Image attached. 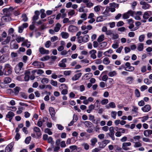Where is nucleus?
<instances>
[{
  "mask_svg": "<svg viewBox=\"0 0 152 152\" xmlns=\"http://www.w3.org/2000/svg\"><path fill=\"white\" fill-rule=\"evenodd\" d=\"M12 67L9 64H7L5 66L4 68L3 69L4 72V75H8L12 73Z\"/></svg>",
  "mask_w": 152,
  "mask_h": 152,
  "instance_id": "obj_1",
  "label": "nucleus"
},
{
  "mask_svg": "<svg viewBox=\"0 0 152 152\" xmlns=\"http://www.w3.org/2000/svg\"><path fill=\"white\" fill-rule=\"evenodd\" d=\"M32 65L37 68H42L44 66L43 63L36 61L33 62L32 63Z\"/></svg>",
  "mask_w": 152,
  "mask_h": 152,
  "instance_id": "obj_2",
  "label": "nucleus"
},
{
  "mask_svg": "<svg viewBox=\"0 0 152 152\" xmlns=\"http://www.w3.org/2000/svg\"><path fill=\"white\" fill-rule=\"evenodd\" d=\"M110 132L107 134L113 140H115V137H114V127L111 126L110 127L109 129Z\"/></svg>",
  "mask_w": 152,
  "mask_h": 152,
  "instance_id": "obj_3",
  "label": "nucleus"
},
{
  "mask_svg": "<svg viewBox=\"0 0 152 152\" xmlns=\"http://www.w3.org/2000/svg\"><path fill=\"white\" fill-rule=\"evenodd\" d=\"M140 4L142 5V8L144 10L148 9L151 7L149 4L145 1H141L140 3Z\"/></svg>",
  "mask_w": 152,
  "mask_h": 152,
  "instance_id": "obj_4",
  "label": "nucleus"
},
{
  "mask_svg": "<svg viewBox=\"0 0 152 152\" xmlns=\"http://www.w3.org/2000/svg\"><path fill=\"white\" fill-rule=\"evenodd\" d=\"M110 141L108 140H105L103 142H99V147L100 148H104L107 144L109 143Z\"/></svg>",
  "mask_w": 152,
  "mask_h": 152,
  "instance_id": "obj_5",
  "label": "nucleus"
},
{
  "mask_svg": "<svg viewBox=\"0 0 152 152\" xmlns=\"http://www.w3.org/2000/svg\"><path fill=\"white\" fill-rule=\"evenodd\" d=\"M49 111L51 117L53 120H55L56 119V118L55 117V112L54 108L52 107H50L49 108Z\"/></svg>",
  "mask_w": 152,
  "mask_h": 152,
  "instance_id": "obj_6",
  "label": "nucleus"
},
{
  "mask_svg": "<svg viewBox=\"0 0 152 152\" xmlns=\"http://www.w3.org/2000/svg\"><path fill=\"white\" fill-rule=\"evenodd\" d=\"M83 2L85 4L88 8H91L94 6V4L90 0H83Z\"/></svg>",
  "mask_w": 152,
  "mask_h": 152,
  "instance_id": "obj_7",
  "label": "nucleus"
},
{
  "mask_svg": "<svg viewBox=\"0 0 152 152\" xmlns=\"http://www.w3.org/2000/svg\"><path fill=\"white\" fill-rule=\"evenodd\" d=\"M152 13L151 11H148L145 12L143 15V18L144 19H148L151 16Z\"/></svg>",
  "mask_w": 152,
  "mask_h": 152,
  "instance_id": "obj_8",
  "label": "nucleus"
},
{
  "mask_svg": "<svg viewBox=\"0 0 152 152\" xmlns=\"http://www.w3.org/2000/svg\"><path fill=\"white\" fill-rule=\"evenodd\" d=\"M131 145V143L130 142H124L123 143L122 145V148L125 151H128L130 149L129 148L127 147V146H130Z\"/></svg>",
  "mask_w": 152,
  "mask_h": 152,
  "instance_id": "obj_9",
  "label": "nucleus"
},
{
  "mask_svg": "<svg viewBox=\"0 0 152 152\" xmlns=\"http://www.w3.org/2000/svg\"><path fill=\"white\" fill-rule=\"evenodd\" d=\"M34 131L36 133L38 137H40L42 135L41 131L40 129L37 126H35L33 128Z\"/></svg>",
  "mask_w": 152,
  "mask_h": 152,
  "instance_id": "obj_10",
  "label": "nucleus"
},
{
  "mask_svg": "<svg viewBox=\"0 0 152 152\" xmlns=\"http://www.w3.org/2000/svg\"><path fill=\"white\" fill-rule=\"evenodd\" d=\"M69 31L71 32H75L78 30L77 28L74 26L71 25L69 28Z\"/></svg>",
  "mask_w": 152,
  "mask_h": 152,
  "instance_id": "obj_11",
  "label": "nucleus"
},
{
  "mask_svg": "<svg viewBox=\"0 0 152 152\" xmlns=\"http://www.w3.org/2000/svg\"><path fill=\"white\" fill-rule=\"evenodd\" d=\"M142 12L140 11H137L136 12H135V16L134 17L135 19L137 20H140L141 18L140 16L142 15Z\"/></svg>",
  "mask_w": 152,
  "mask_h": 152,
  "instance_id": "obj_12",
  "label": "nucleus"
},
{
  "mask_svg": "<svg viewBox=\"0 0 152 152\" xmlns=\"http://www.w3.org/2000/svg\"><path fill=\"white\" fill-rule=\"evenodd\" d=\"M151 108V107L150 105L147 104L144 107H142V110L144 112H147L150 110Z\"/></svg>",
  "mask_w": 152,
  "mask_h": 152,
  "instance_id": "obj_13",
  "label": "nucleus"
},
{
  "mask_svg": "<svg viewBox=\"0 0 152 152\" xmlns=\"http://www.w3.org/2000/svg\"><path fill=\"white\" fill-rule=\"evenodd\" d=\"M39 50L40 53L42 54H48L49 53L48 50H46L42 47L39 48Z\"/></svg>",
  "mask_w": 152,
  "mask_h": 152,
  "instance_id": "obj_14",
  "label": "nucleus"
},
{
  "mask_svg": "<svg viewBox=\"0 0 152 152\" xmlns=\"http://www.w3.org/2000/svg\"><path fill=\"white\" fill-rule=\"evenodd\" d=\"M82 73H80L75 75L74 76L72 77V79L73 81L79 79L82 75Z\"/></svg>",
  "mask_w": 152,
  "mask_h": 152,
  "instance_id": "obj_15",
  "label": "nucleus"
},
{
  "mask_svg": "<svg viewBox=\"0 0 152 152\" xmlns=\"http://www.w3.org/2000/svg\"><path fill=\"white\" fill-rule=\"evenodd\" d=\"M15 72L18 74L20 75L23 72V69L19 68L18 66H16L15 69Z\"/></svg>",
  "mask_w": 152,
  "mask_h": 152,
  "instance_id": "obj_16",
  "label": "nucleus"
},
{
  "mask_svg": "<svg viewBox=\"0 0 152 152\" xmlns=\"http://www.w3.org/2000/svg\"><path fill=\"white\" fill-rule=\"evenodd\" d=\"M97 141V140L96 137H94L91 139L90 140L91 146L92 147H94Z\"/></svg>",
  "mask_w": 152,
  "mask_h": 152,
  "instance_id": "obj_17",
  "label": "nucleus"
},
{
  "mask_svg": "<svg viewBox=\"0 0 152 152\" xmlns=\"http://www.w3.org/2000/svg\"><path fill=\"white\" fill-rule=\"evenodd\" d=\"M3 10L4 16H10L11 15V13L10 12L7 8L4 9Z\"/></svg>",
  "mask_w": 152,
  "mask_h": 152,
  "instance_id": "obj_18",
  "label": "nucleus"
},
{
  "mask_svg": "<svg viewBox=\"0 0 152 152\" xmlns=\"http://www.w3.org/2000/svg\"><path fill=\"white\" fill-rule=\"evenodd\" d=\"M84 124L86 127L88 128L91 127L93 125V124L89 121H85Z\"/></svg>",
  "mask_w": 152,
  "mask_h": 152,
  "instance_id": "obj_19",
  "label": "nucleus"
},
{
  "mask_svg": "<svg viewBox=\"0 0 152 152\" xmlns=\"http://www.w3.org/2000/svg\"><path fill=\"white\" fill-rule=\"evenodd\" d=\"M15 114L11 111L9 112L6 115V117L8 118H13Z\"/></svg>",
  "mask_w": 152,
  "mask_h": 152,
  "instance_id": "obj_20",
  "label": "nucleus"
},
{
  "mask_svg": "<svg viewBox=\"0 0 152 152\" xmlns=\"http://www.w3.org/2000/svg\"><path fill=\"white\" fill-rule=\"evenodd\" d=\"M30 72L29 71H26L25 72V76L24 79L26 81H28L29 79V75H30Z\"/></svg>",
  "mask_w": 152,
  "mask_h": 152,
  "instance_id": "obj_21",
  "label": "nucleus"
},
{
  "mask_svg": "<svg viewBox=\"0 0 152 152\" xmlns=\"http://www.w3.org/2000/svg\"><path fill=\"white\" fill-rule=\"evenodd\" d=\"M152 134V130L149 129L147 130L144 132V134L146 137H148L150 134Z\"/></svg>",
  "mask_w": 152,
  "mask_h": 152,
  "instance_id": "obj_22",
  "label": "nucleus"
},
{
  "mask_svg": "<svg viewBox=\"0 0 152 152\" xmlns=\"http://www.w3.org/2000/svg\"><path fill=\"white\" fill-rule=\"evenodd\" d=\"M61 27V25L59 23H57L55 27H54V29L56 32H58L60 30V28Z\"/></svg>",
  "mask_w": 152,
  "mask_h": 152,
  "instance_id": "obj_23",
  "label": "nucleus"
},
{
  "mask_svg": "<svg viewBox=\"0 0 152 152\" xmlns=\"http://www.w3.org/2000/svg\"><path fill=\"white\" fill-rule=\"evenodd\" d=\"M9 48V47L8 46H5L3 47L0 50V52L1 53H6Z\"/></svg>",
  "mask_w": 152,
  "mask_h": 152,
  "instance_id": "obj_24",
  "label": "nucleus"
},
{
  "mask_svg": "<svg viewBox=\"0 0 152 152\" xmlns=\"http://www.w3.org/2000/svg\"><path fill=\"white\" fill-rule=\"evenodd\" d=\"M110 63V61L109 58L106 57L104 58L103 60V63L106 65H108Z\"/></svg>",
  "mask_w": 152,
  "mask_h": 152,
  "instance_id": "obj_25",
  "label": "nucleus"
},
{
  "mask_svg": "<svg viewBox=\"0 0 152 152\" xmlns=\"http://www.w3.org/2000/svg\"><path fill=\"white\" fill-rule=\"evenodd\" d=\"M116 106L114 102H111L109 104V105H106V107L109 109L110 107H111L112 108H114Z\"/></svg>",
  "mask_w": 152,
  "mask_h": 152,
  "instance_id": "obj_26",
  "label": "nucleus"
},
{
  "mask_svg": "<svg viewBox=\"0 0 152 152\" xmlns=\"http://www.w3.org/2000/svg\"><path fill=\"white\" fill-rule=\"evenodd\" d=\"M61 35L63 38L67 39L69 36V34L67 32H63L61 33Z\"/></svg>",
  "mask_w": 152,
  "mask_h": 152,
  "instance_id": "obj_27",
  "label": "nucleus"
},
{
  "mask_svg": "<svg viewBox=\"0 0 152 152\" xmlns=\"http://www.w3.org/2000/svg\"><path fill=\"white\" fill-rule=\"evenodd\" d=\"M11 39V37L10 36H8L7 39H5V40L2 42H1V44L2 45H6L8 44L10 41Z\"/></svg>",
  "mask_w": 152,
  "mask_h": 152,
  "instance_id": "obj_28",
  "label": "nucleus"
},
{
  "mask_svg": "<svg viewBox=\"0 0 152 152\" xmlns=\"http://www.w3.org/2000/svg\"><path fill=\"white\" fill-rule=\"evenodd\" d=\"M144 48L143 44L142 43H140L138 44L137 48L138 50L140 51H142Z\"/></svg>",
  "mask_w": 152,
  "mask_h": 152,
  "instance_id": "obj_29",
  "label": "nucleus"
},
{
  "mask_svg": "<svg viewBox=\"0 0 152 152\" xmlns=\"http://www.w3.org/2000/svg\"><path fill=\"white\" fill-rule=\"evenodd\" d=\"M126 80L128 83L131 84L133 82V78L132 77H128L126 78Z\"/></svg>",
  "mask_w": 152,
  "mask_h": 152,
  "instance_id": "obj_30",
  "label": "nucleus"
},
{
  "mask_svg": "<svg viewBox=\"0 0 152 152\" xmlns=\"http://www.w3.org/2000/svg\"><path fill=\"white\" fill-rule=\"evenodd\" d=\"M104 34H101L98 38L97 41L98 42H100L104 40Z\"/></svg>",
  "mask_w": 152,
  "mask_h": 152,
  "instance_id": "obj_31",
  "label": "nucleus"
},
{
  "mask_svg": "<svg viewBox=\"0 0 152 152\" xmlns=\"http://www.w3.org/2000/svg\"><path fill=\"white\" fill-rule=\"evenodd\" d=\"M133 109H132V111L135 114L137 115L138 113V107H137L135 106H132Z\"/></svg>",
  "mask_w": 152,
  "mask_h": 152,
  "instance_id": "obj_32",
  "label": "nucleus"
},
{
  "mask_svg": "<svg viewBox=\"0 0 152 152\" xmlns=\"http://www.w3.org/2000/svg\"><path fill=\"white\" fill-rule=\"evenodd\" d=\"M89 37L88 35H86L83 37V42H86L89 40Z\"/></svg>",
  "mask_w": 152,
  "mask_h": 152,
  "instance_id": "obj_33",
  "label": "nucleus"
},
{
  "mask_svg": "<svg viewBox=\"0 0 152 152\" xmlns=\"http://www.w3.org/2000/svg\"><path fill=\"white\" fill-rule=\"evenodd\" d=\"M2 18L6 22L9 21L11 20V18L10 16H4Z\"/></svg>",
  "mask_w": 152,
  "mask_h": 152,
  "instance_id": "obj_34",
  "label": "nucleus"
},
{
  "mask_svg": "<svg viewBox=\"0 0 152 152\" xmlns=\"http://www.w3.org/2000/svg\"><path fill=\"white\" fill-rule=\"evenodd\" d=\"M82 145L84 147V149L86 150L89 149V145L87 143H84L82 144Z\"/></svg>",
  "mask_w": 152,
  "mask_h": 152,
  "instance_id": "obj_35",
  "label": "nucleus"
},
{
  "mask_svg": "<svg viewBox=\"0 0 152 152\" xmlns=\"http://www.w3.org/2000/svg\"><path fill=\"white\" fill-rule=\"evenodd\" d=\"M116 74L117 73L116 71H113L110 72L108 74V75L110 77H112L115 76Z\"/></svg>",
  "mask_w": 152,
  "mask_h": 152,
  "instance_id": "obj_36",
  "label": "nucleus"
},
{
  "mask_svg": "<svg viewBox=\"0 0 152 152\" xmlns=\"http://www.w3.org/2000/svg\"><path fill=\"white\" fill-rule=\"evenodd\" d=\"M148 116H144L142 117H140V119H141V121L142 122H144L148 119Z\"/></svg>",
  "mask_w": 152,
  "mask_h": 152,
  "instance_id": "obj_37",
  "label": "nucleus"
},
{
  "mask_svg": "<svg viewBox=\"0 0 152 152\" xmlns=\"http://www.w3.org/2000/svg\"><path fill=\"white\" fill-rule=\"evenodd\" d=\"M49 80L47 78H44L41 80V82L42 84H47L49 82Z\"/></svg>",
  "mask_w": 152,
  "mask_h": 152,
  "instance_id": "obj_38",
  "label": "nucleus"
},
{
  "mask_svg": "<svg viewBox=\"0 0 152 152\" xmlns=\"http://www.w3.org/2000/svg\"><path fill=\"white\" fill-rule=\"evenodd\" d=\"M60 89L62 90L66 88H68L66 86V85L64 84H61V85L59 87Z\"/></svg>",
  "mask_w": 152,
  "mask_h": 152,
  "instance_id": "obj_39",
  "label": "nucleus"
},
{
  "mask_svg": "<svg viewBox=\"0 0 152 152\" xmlns=\"http://www.w3.org/2000/svg\"><path fill=\"white\" fill-rule=\"evenodd\" d=\"M105 19L103 18V16H99L97 18V19L96 20V22H101L104 20Z\"/></svg>",
  "mask_w": 152,
  "mask_h": 152,
  "instance_id": "obj_40",
  "label": "nucleus"
},
{
  "mask_svg": "<svg viewBox=\"0 0 152 152\" xmlns=\"http://www.w3.org/2000/svg\"><path fill=\"white\" fill-rule=\"evenodd\" d=\"M109 5L110 7H113L114 8L118 7V4L114 2L110 3Z\"/></svg>",
  "mask_w": 152,
  "mask_h": 152,
  "instance_id": "obj_41",
  "label": "nucleus"
},
{
  "mask_svg": "<svg viewBox=\"0 0 152 152\" xmlns=\"http://www.w3.org/2000/svg\"><path fill=\"white\" fill-rule=\"evenodd\" d=\"M11 81V79L9 77H6L5 78L4 82L5 83H10Z\"/></svg>",
  "mask_w": 152,
  "mask_h": 152,
  "instance_id": "obj_42",
  "label": "nucleus"
},
{
  "mask_svg": "<svg viewBox=\"0 0 152 152\" xmlns=\"http://www.w3.org/2000/svg\"><path fill=\"white\" fill-rule=\"evenodd\" d=\"M145 36L144 34L140 35L139 38V40L140 42H143Z\"/></svg>",
  "mask_w": 152,
  "mask_h": 152,
  "instance_id": "obj_43",
  "label": "nucleus"
},
{
  "mask_svg": "<svg viewBox=\"0 0 152 152\" xmlns=\"http://www.w3.org/2000/svg\"><path fill=\"white\" fill-rule=\"evenodd\" d=\"M36 70H33L32 71L31 73H32V75L30 77V79L31 80H34L35 78L34 76V74L35 72H36Z\"/></svg>",
  "mask_w": 152,
  "mask_h": 152,
  "instance_id": "obj_44",
  "label": "nucleus"
},
{
  "mask_svg": "<svg viewBox=\"0 0 152 152\" xmlns=\"http://www.w3.org/2000/svg\"><path fill=\"white\" fill-rule=\"evenodd\" d=\"M142 144L140 142H136L134 143V147L135 148H138L142 146Z\"/></svg>",
  "mask_w": 152,
  "mask_h": 152,
  "instance_id": "obj_45",
  "label": "nucleus"
},
{
  "mask_svg": "<svg viewBox=\"0 0 152 152\" xmlns=\"http://www.w3.org/2000/svg\"><path fill=\"white\" fill-rule=\"evenodd\" d=\"M50 58V57L48 56H44L42 58H41L40 60L42 61H45L46 60H48Z\"/></svg>",
  "mask_w": 152,
  "mask_h": 152,
  "instance_id": "obj_46",
  "label": "nucleus"
},
{
  "mask_svg": "<svg viewBox=\"0 0 152 152\" xmlns=\"http://www.w3.org/2000/svg\"><path fill=\"white\" fill-rule=\"evenodd\" d=\"M144 83L147 85L150 84L152 83V81L149 80L148 78L145 79L144 80Z\"/></svg>",
  "mask_w": 152,
  "mask_h": 152,
  "instance_id": "obj_47",
  "label": "nucleus"
},
{
  "mask_svg": "<svg viewBox=\"0 0 152 152\" xmlns=\"http://www.w3.org/2000/svg\"><path fill=\"white\" fill-rule=\"evenodd\" d=\"M117 115V112L115 111H112L111 113V117L114 119L116 118V117Z\"/></svg>",
  "mask_w": 152,
  "mask_h": 152,
  "instance_id": "obj_48",
  "label": "nucleus"
},
{
  "mask_svg": "<svg viewBox=\"0 0 152 152\" xmlns=\"http://www.w3.org/2000/svg\"><path fill=\"white\" fill-rule=\"evenodd\" d=\"M24 40V38L21 37H18L16 39V41L18 43H19L21 41H23Z\"/></svg>",
  "mask_w": 152,
  "mask_h": 152,
  "instance_id": "obj_49",
  "label": "nucleus"
},
{
  "mask_svg": "<svg viewBox=\"0 0 152 152\" xmlns=\"http://www.w3.org/2000/svg\"><path fill=\"white\" fill-rule=\"evenodd\" d=\"M50 84L54 86H57L58 83L57 81H54L53 80H51Z\"/></svg>",
  "mask_w": 152,
  "mask_h": 152,
  "instance_id": "obj_50",
  "label": "nucleus"
},
{
  "mask_svg": "<svg viewBox=\"0 0 152 152\" xmlns=\"http://www.w3.org/2000/svg\"><path fill=\"white\" fill-rule=\"evenodd\" d=\"M22 20L24 22H26L28 20V18L25 14H23L22 15Z\"/></svg>",
  "mask_w": 152,
  "mask_h": 152,
  "instance_id": "obj_51",
  "label": "nucleus"
},
{
  "mask_svg": "<svg viewBox=\"0 0 152 152\" xmlns=\"http://www.w3.org/2000/svg\"><path fill=\"white\" fill-rule=\"evenodd\" d=\"M108 102V100L107 99H104L102 100L101 103L102 105L107 104Z\"/></svg>",
  "mask_w": 152,
  "mask_h": 152,
  "instance_id": "obj_52",
  "label": "nucleus"
},
{
  "mask_svg": "<svg viewBox=\"0 0 152 152\" xmlns=\"http://www.w3.org/2000/svg\"><path fill=\"white\" fill-rule=\"evenodd\" d=\"M31 139V137H26L25 140V142L26 144H28L29 143Z\"/></svg>",
  "mask_w": 152,
  "mask_h": 152,
  "instance_id": "obj_53",
  "label": "nucleus"
},
{
  "mask_svg": "<svg viewBox=\"0 0 152 152\" xmlns=\"http://www.w3.org/2000/svg\"><path fill=\"white\" fill-rule=\"evenodd\" d=\"M45 132L50 135H52V132L50 131V130L48 128L45 129Z\"/></svg>",
  "mask_w": 152,
  "mask_h": 152,
  "instance_id": "obj_54",
  "label": "nucleus"
},
{
  "mask_svg": "<svg viewBox=\"0 0 152 152\" xmlns=\"http://www.w3.org/2000/svg\"><path fill=\"white\" fill-rule=\"evenodd\" d=\"M107 45V43L106 42H104L100 44V47L103 48L105 47Z\"/></svg>",
  "mask_w": 152,
  "mask_h": 152,
  "instance_id": "obj_55",
  "label": "nucleus"
},
{
  "mask_svg": "<svg viewBox=\"0 0 152 152\" xmlns=\"http://www.w3.org/2000/svg\"><path fill=\"white\" fill-rule=\"evenodd\" d=\"M135 94L136 96L137 97H139L140 96V93L139 90L136 89L135 90Z\"/></svg>",
  "mask_w": 152,
  "mask_h": 152,
  "instance_id": "obj_56",
  "label": "nucleus"
},
{
  "mask_svg": "<svg viewBox=\"0 0 152 152\" xmlns=\"http://www.w3.org/2000/svg\"><path fill=\"white\" fill-rule=\"evenodd\" d=\"M148 88V87L147 86L144 85L141 86L140 87V89L141 91H143L145 90Z\"/></svg>",
  "mask_w": 152,
  "mask_h": 152,
  "instance_id": "obj_57",
  "label": "nucleus"
},
{
  "mask_svg": "<svg viewBox=\"0 0 152 152\" xmlns=\"http://www.w3.org/2000/svg\"><path fill=\"white\" fill-rule=\"evenodd\" d=\"M14 90L15 93L16 94H17L20 91V88L19 87H16L14 89Z\"/></svg>",
  "mask_w": 152,
  "mask_h": 152,
  "instance_id": "obj_58",
  "label": "nucleus"
},
{
  "mask_svg": "<svg viewBox=\"0 0 152 152\" xmlns=\"http://www.w3.org/2000/svg\"><path fill=\"white\" fill-rule=\"evenodd\" d=\"M129 15L127 12L124 13L123 15V18L124 19H128L129 18Z\"/></svg>",
  "mask_w": 152,
  "mask_h": 152,
  "instance_id": "obj_59",
  "label": "nucleus"
},
{
  "mask_svg": "<svg viewBox=\"0 0 152 152\" xmlns=\"http://www.w3.org/2000/svg\"><path fill=\"white\" fill-rule=\"evenodd\" d=\"M48 142L49 143H50L51 144H53L54 142L53 140V139L52 138L50 137L48 139H47Z\"/></svg>",
  "mask_w": 152,
  "mask_h": 152,
  "instance_id": "obj_60",
  "label": "nucleus"
},
{
  "mask_svg": "<svg viewBox=\"0 0 152 152\" xmlns=\"http://www.w3.org/2000/svg\"><path fill=\"white\" fill-rule=\"evenodd\" d=\"M129 16L130 15L132 16H133L134 14H135V12L131 10H130L127 12Z\"/></svg>",
  "mask_w": 152,
  "mask_h": 152,
  "instance_id": "obj_61",
  "label": "nucleus"
},
{
  "mask_svg": "<svg viewBox=\"0 0 152 152\" xmlns=\"http://www.w3.org/2000/svg\"><path fill=\"white\" fill-rule=\"evenodd\" d=\"M80 18L83 19V20H86L87 18L86 14V13L82 14Z\"/></svg>",
  "mask_w": 152,
  "mask_h": 152,
  "instance_id": "obj_62",
  "label": "nucleus"
},
{
  "mask_svg": "<svg viewBox=\"0 0 152 152\" xmlns=\"http://www.w3.org/2000/svg\"><path fill=\"white\" fill-rule=\"evenodd\" d=\"M113 33V31L110 30H108L106 33V34L107 35H110L112 36Z\"/></svg>",
  "mask_w": 152,
  "mask_h": 152,
  "instance_id": "obj_63",
  "label": "nucleus"
},
{
  "mask_svg": "<svg viewBox=\"0 0 152 152\" xmlns=\"http://www.w3.org/2000/svg\"><path fill=\"white\" fill-rule=\"evenodd\" d=\"M58 39L57 37L55 36L51 38V41L53 42L57 40Z\"/></svg>",
  "mask_w": 152,
  "mask_h": 152,
  "instance_id": "obj_64",
  "label": "nucleus"
}]
</instances>
